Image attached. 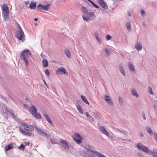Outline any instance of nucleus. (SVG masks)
I'll return each mask as SVG.
<instances>
[{"label": "nucleus", "instance_id": "nucleus-1", "mask_svg": "<svg viewBox=\"0 0 157 157\" xmlns=\"http://www.w3.org/2000/svg\"><path fill=\"white\" fill-rule=\"evenodd\" d=\"M19 128L23 135L27 136H31L32 134L31 132L34 130V126L33 125H28L25 123H23Z\"/></svg>", "mask_w": 157, "mask_h": 157}, {"label": "nucleus", "instance_id": "nucleus-2", "mask_svg": "<svg viewBox=\"0 0 157 157\" xmlns=\"http://www.w3.org/2000/svg\"><path fill=\"white\" fill-rule=\"evenodd\" d=\"M19 128L23 135L27 136H31L32 134L31 132L34 130V126L33 125H28L25 123H23Z\"/></svg>", "mask_w": 157, "mask_h": 157}, {"label": "nucleus", "instance_id": "nucleus-3", "mask_svg": "<svg viewBox=\"0 0 157 157\" xmlns=\"http://www.w3.org/2000/svg\"><path fill=\"white\" fill-rule=\"evenodd\" d=\"M81 10L83 13L82 18L84 21L89 22L95 19V16L94 14L92 12L88 13L85 7H82Z\"/></svg>", "mask_w": 157, "mask_h": 157}, {"label": "nucleus", "instance_id": "nucleus-4", "mask_svg": "<svg viewBox=\"0 0 157 157\" xmlns=\"http://www.w3.org/2000/svg\"><path fill=\"white\" fill-rule=\"evenodd\" d=\"M20 57L25 62L26 65L28 64V61L27 58H29L31 55V53L30 51L27 49H25L22 51Z\"/></svg>", "mask_w": 157, "mask_h": 157}, {"label": "nucleus", "instance_id": "nucleus-5", "mask_svg": "<svg viewBox=\"0 0 157 157\" xmlns=\"http://www.w3.org/2000/svg\"><path fill=\"white\" fill-rule=\"evenodd\" d=\"M29 110L31 113L35 118L37 119H40L41 118L40 114L37 113V110L34 105H31Z\"/></svg>", "mask_w": 157, "mask_h": 157}, {"label": "nucleus", "instance_id": "nucleus-6", "mask_svg": "<svg viewBox=\"0 0 157 157\" xmlns=\"http://www.w3.org/2000/svg\"><path fill=\"white\" fill-rule=\"evenodd\" d=\"M2 10V15H4V18L6 20L8 18L9 13V9L7 5L6 4H4Z\"/></svg>", "mask_w": 157, "mask_h": 157}, {"label": "nucleus", "instance_id": "nucleus-7", "mask_svg": "<svg viewBox=\"0 0 157 157\" xmlns=\"http://www.w3.org/2000/svg\"><path fill=\"white\" fill-rule=\"evenodd\" d=\"M16 37L22 42H24L25 40V36L22 29L17 31L16 35Z\"/></svg>", "mask_w": 157, "mask_h": 157}, {"label": "nucleus", "instance_id": "nucleus-8", "mask_svg": "<svg viewBox=\"0 0 157 157\" xmlns=\"http://www.w3.org/2000/svg\"><path fill=\"white\" fill-rule=\"evenodd\" d=\"M136 146L137 148L144 152L148 153L149 152V149L148 147L142 144L139 143L137 144Z\"/></svg>", "mask_w": 157, "mask_h": 157}, {"label": "nucleus", "instance_id": "nucleus-9", "mask_svg": "<svg viewBox=\"0 0 157 157\" xmlns=\"http://www.w3.org/2000/svg\"><path fill=\"white\" fill-rule=\"evenodd\" d=\"M50 6V4H49L44 6L41 4H39L37 6L36 10L39 11H41L42 10L47 11L49 8Z\"/></svg>", "mask_w": 157, "mask_h": 157}, {"label": "nucleus", "instance_id": "nucleus-10", "mask_svg": "<svg viewBox=\"0 0 157 157\" xmlns=\"http://www.w3.org/2000/svg\"><path fill=\"white\" fill-rule=\"evenodd\" d=\"M86 149L94 153L95 155H97L98 157H100L101 155V153L98 151H93L94 148L92 146H90L89 144H87L86 145Z\"/></svg>", "mask_w": 157, "mask_h": 157}, {"label": "nucleus", "instance_id": "nucleus-11", "mask_svg": "<svg viewBox=\"0 0 157 157\" xmlns=\"http://www.w3.org/2000/svg\"><path fill=\"white\" fill-rule=\"evenodd\" d=\"M75 137H73V139L75 141L77 144H79L82 142V137L78 133H75L74 134Z\"/></svg>", "mask_w": 157, "mask_h": 157}, {"label": "nucleus", "instance_id": "nucleus-12", "mask_svg": "<svg viewBox=\"0 0 157 157\" xmlns=\"http://www.w3.org/2000/svg\"><path fill=\"white\" fill-rule=\"evenodd\" d=\"M66 73V70L64 67H61L58 68L56 72V74H65Z\"/></svg>", "mask_w": 157, "mask_h": 157}, {"label": "nucleus", "instance_id": "nucleus-13", "mask_svg": "<svg viewBox=\"0 0 157 157\" xmlns=\"http://www.w3.org/2000/svg\"><path fill=\"white\" fill-rule=\"evenodd\" d=\"M151 155L154 157H157V148H154L149 151Z\"/></svg>", "mask_w": 157, "mask_h": 157}, {"label": "nucleus", "instance_id": "nucleus-14", "mask_svg": "<svg viewBox=\"0 0 157 157\" xmlns=\"http://www.w3.org/2000/svg\"><path fill=\"white\" fill-rule=\"evenodd\" d=\"M60 144L65 149L69 148V146L67 143L64 140H61L60 142Z\"/></svg>", "mask_w": 157, "mask_h": 157}, {"label": "nucleus", "instance_id": "nucleus-15", "mask_svg": "<svg viewBox=\"0 0 157 157\" xmlns=\"http://www.w3.org/2000/svg\"><path fill=\"white\" fill-rule=\"evenodd\" d=\"M128 67L130 70L132 71L135 72V69L132 63L130 62H128Z\"/></svg>", "mask_w": 157, "mask_h": 157}, {"label": "nucleus", "instance_id": "nucleus-16", "mask_svg": "<svg viewBox=\"0 0 157 157\" xmlns=\"http://www.w3.org/2000/svg\"><path fill=\"white\" fill-rule=\"evenodd\" d=\"M119 70L121 73L124 76L125 75L124 69L122 66V64L121 63L119 65Z\"/></svg>", "mask_w": 157, "mask_h": 157}, {"label": "nucleus", "instance_id": "nucleus-17", "mask_svg": "<svg viewBox=\"0 0 157 157\" xmlns=\"http://www.w3.org/2000/svg\"><path fill=\"white\" fill-rule=\"evenodd\" d=\"M142 46L140 42H137L135 46V48L137 51H140L142 49Z\"/></svg>", "mask_w": 157, "mask_h": 157}, {"label": "nucleus", "instance_id": "nucleus-18", "mask_svg": "<svg viewBox=\"0 0 157 157\" xmlns=\"http://www.w3.org/2000/svg\"><path fill=\"white\" fill-rule=\"evenodd\" d=\"M100 130L106 136H108L109 135L108 133L105 129V127L103 126H101L99 127Z\"/></svg>", "mask_w": 157, "mask_h": 157}, {"label": "nucleus", "instance_id": "nucleus-19", "mask_svg": "<svg viewBox=\"0 0 157 157\" xmlns=\"http://www.w3.org/2000/svg\"><path fill=\"white\" fill-rule=\"evenodd\" d=\"M105 100L109 105H112L113 104V102L110 99V97L106 95L105 98Z\"/></svg>", "mask_w": 157, "mask_h": 157}, {"label": "nucleus", "instance_id": "nucleus-20", "mask_svg": "<svg viewBox=\"0 0 157 157\" xmlns=\"http://www.w3.org/2000/svg\"><path fill=\"white\" fill-rule=\"evenodd\" d=\"M44 115L47 121L51 125H52L53 124V123L52 121L46 114L44 113Z\"/></svg>", "mask_w": 157, "mask_h": 157}, {"label": "nucleus", "instance_id": "nucleus-21", "mask_svg": "<svg viewBox=\"0 0 157 157\" xmlns=\"http://www.w3.org/2000/svg\"><path fill=\"white\" fill-rule=\"evenodd\" d=\"M131 93L133 95L135 96L136 98H138L139 97V95L137 94L136 90L133 89H131Z\"/></svg>", "mask_w": 157, "mask_h": 157}, {"label": "nucleus", "instance_id": "nucleus-22", "mask_svg": "<svg viewBox=\"0 0 157 157\" xmlns=\"http://www.w3.org/2000/svg\"><path fill=\"white\" fill-rule=\"evenodd\" d=\"M35 128L36 130L37 133L40 135L42 132L43 130L40 128L36 126H35Z\"/></svg>", "mask_w": 157, "mask_h": 157}, {"label": "nucleus", "instance_id": "nucleus-23", "mask_svg": "<svg viewBox=\"0 0 157 157\" xmlns=\"http://www.w3.org/2000/svg\"><path fill=\"white\" fill-rule=\"evenodd\" d=\"M42 63L44 67H46L48 66V63L46 59L43 58Z\"/></svg>", "mask_w": 157, "mask_h": 157}, {"label": "nucleus", "instance_id": "nucleus-24", "mask_svg": "<svg viewBox=\"0 0 157 157\" xmlns=\"http://www.w3.org/2000/svg\"><path fill=\"white\" fill-rule=\"evenodd\" d=\"M36 6V3L35 2H31L29 5V7L31 9H34Z\"/></svg>", "mask_w": 157, "mask_h": 157}, {"label": "nucleus", "instance_id": "nucleus-25", "mask_svg": "<svg viewBox=\"0 0 157 157\" xmlns=\"http://www.w3.org/2000/svg\"><path fill=\"white\" fill-rule=\"evenodd\" d=\"M65 53L66 56L68 58L71 57V55L68 49H65L64 51Z\"/></svg>", "mask_w": 157, "mask_h": 157}, {"label": "nucleus", "instance_id": "nucleus-26", "mask_svg": "<svg viewBox=\"0 0 157 157\" xmlns=\"http://www.w3.org/2000/svg\"><path fill=\"white\" fill-rule=\"evenodd\" d=\"M146 130L149 134L150 135H152L153 134V132L152 131L151 128L149 127H146Z\"/></svg>", "mask_w": 157, "mask_h": 157}, {"label": "nucleus", "instance_id": "nucleus-27", "mask_svg": "<svg viewBox=\"0 0 157 157\" xmlns=\"http://www.w3.org/2000/svg\"><path fill=\"white\" fill-rule=\"evenodd\" d=\"M13 147L12 144H10L6 146L5 147V149L6 151H7Z\"/></svg>", "mask_w": 157, "mask_h": 157}, {"label": "nucleus", "instance_id": "nucleus-28", "mask_svg": "<svg viewBox=\"0 0 157 157\" xmlns=\"http://www.w3.org/2000/svg\"><path fill=\"white\" fill-rule=\"evenodd\" d=\"M82 99L84 101V102L86 104H89V102H88L87 99L84 96L81 95V96Z\"/></svg>", "mask_w": 157, "mask_h": 157}, {"label": "nucleus", "instance_id": "nucleus-29", "mask_svg": "<svg viewBox=\"0 0 157 157\" xmlns=\"http://www.w3.org/2000/svg\"><path fill=\"white\" fill-rule=\"evenodd\" d=\"M47 132H44V130H43V132H42L41 133V134H40V135H42V136H45L46 137H49L51 136L49 135V134H47V131H46Z\"/></svg>", "mask_w": 157, "mask_h": 157}, {"label": "nucleus", "instance_id": "nucleus-30", "mask_svg": "<svg viewBox=\"0 0 157 157\" xmlns=\"http://www.w3.org/2000/svg\"><path fill=\"white\" fill-rule=\"evenodd\" d=\"M126 27L128 31H130L131 30V25L130 22H128L126 23Z\"/></svg>", "mask_w": 157, "mask_h": 157}, {"label": "nucleus", "instance_id": "nucleus-31", "mask_svg": "<svg viewBox=\"0 0 157 157\" xmlns=\"http://www.w3.org/2000/svg\"><path fill=\"white\" fill-rule=\"evenodd\" d=\"M77 108L79 111V113L80 114L83 115V112L82 110L81 107L79 105H77Z\"/></svg>", "mask_w": 157, "mask_h": 157}, {"label": "nucleus", "instance_id": "nucleus-32", "mask_svg": "<svg viewBox=\"0 0 157 157\" xmlns=\"http://www.w3.org/2000/svg\"><path fill=\"white\" fill-rule=\"evenodd\" d=\"M101 6L103 7L104 9L107 10L108 9V6L104 2L100 5Z\"/></svg>", "mask_w": 157, "mask_h": 157}, {"label": "nucleus", "instance_id": "nucleus-33", "mask_svg": "<svg viewBox=\"0 0 157 157\" xmlns=\"http://www.w3.org/2000/svg\"><path fill=\"white\" fill-rule=\"evenodd\" d=\"M89 2H90L91 4L95 8L97 9H98L99 8V6L97 5L96 4H95L91 0H87Z\"/></svg>", "mask_w": 157, "mask_h": 157}, {"label": "nucleus", "instance_id": "nucleus-34", "mask_svg": "<svg viewBox=\"0 0 157 157\" xmlns=\"http://www.w3.org/2000/svg\"><path fill=\"white\" fill-rule=\"evenodd\" d=\"M95 37L97 41L100 44L101 43V40L99 38L98 35L97 33H95Z\"/></svg>", "mask_w": 157, "mask_h": 157}, {"label": "nucleus", "instance_id": "nucleus-35", "mask_svg": "<svg viewBox=\"0 0 157 157\" xmlns=\"http://www.w3.org/2000/svg\"><path fill=\"white\" fill-rule=\"evenodd\" d=\"M25 147V146L23 144H21V145L18 147V148L21 150H23Z\"/></svg>", "mask_w": 157, "mask_h": 157}, {"label": "nucleus", "instance_id": "nucleus-36", "mask_svg": "<svg viewBox=\"0 0 157 157\" xmlns=\"http://www.w3.org/2000/svg\"><path fill=\"white\" fill-rule=\"evenodd\" d=\"M94 115L95 117H97L98 118H100L101 117L100 114L99 113H95Z\"/></svg>", "mask_w": 157, "mask_h": 157}, {"label": "nucleus", "instance_id": "nucleus-37", "mask_svg": "<svg viewBox=\"0 0 157 157\" xmlns=\"http://www.w3.org/2000/svg\"><path fill=\"white\" fill-rule=\"evenodd\" d=\"M140 13L142 16L143 17H144L145 15V11L143 9L140 10Z\"/></svg>", "mask_w": 157, "mask_h": 157}, {"label": "nucleus", "instance_id": "nucleus-38", "mask_svg": "<svg viewBox=\"0 0 157 157\" xmlns=\"http://www.w3.org/2000/svg\"><path fill=\"white\" fill-rule=\"evenodd\" d=\"M104 51L106 54L107 55H109L110 53V52L106 48H104Z\"/></svg>", "mask_w": 157, "mask_h": 157}, {"label": "nucleus", "instance_id": "nucleus-39", "mask_svg": "<svg viewBox=\"0 0 157 157\" xmlns=\"http://www.w3.org/2000/svg\"><path fill=\"white\" fill-rule=\"evenodd\" d=\"M6 110H7V112H8L10 114V115H11V117H12L13 118L15 119V118H16V117L15 116H14L13 113L12 112H11V111H10L9 112L7 109H6Z\"/></svg>", "mask_w": 157, "mask_h": 157}, {"label": "nucleus", "instance_id": "nucleus-40", "mask_svg": "<svg viewBox=\"0 0 157 157\" xmlns=\"http://www.w3.org/2000/svg\"><path fill=\"white\" fill-rule=\"evenodd\" d=\"M148 93L151 94H153V92H152V88H151V87L150 86H149L148 87Z\"/></svg>", "mask_w": 157, "mask_h": 157}, {"label": "nucleus", "instance_id": "nucleus-41", "mask_svg": "<svg viewBox=\"0 0 157 157\" xmlns=\"http://www.w3.org/2000/svg\"><path fill=\"white\" fill-rule=\"evenodd\" d=\"M119 101L120 103H121L122 105L124 103L123 100L122 98L120 97H119Z\"/></svg>", "mask_w": 157, "mask_h": 157}, {"label": "nucleus", "instance_id": "nucleus-42", "mask_svg": "<svg viewBox=\"0 0 157 157\" xmlns=\"http://www.w3.org/2000/svg\"><path fill=\"white\" fill-rule=\"evenodd\" d=\"M141 113H142V116L143 117V119L144 120H145L146 119V117L145 114V113L144 112H142Z\"/></svg>", "mask_w": 157, "mask_h": 157}, {"label": "nucleus", "instance_id": "nucleus-43", "mask_svg": "<svg viewBox=\"0 0 157 157\" xmlns=\"http://www.w3.org/2000/svg\"><path fill=\"white\" fill-rule=\"evenodd\" d=\"M111 38V36L109 35H107L106 36V38L107 40H109Z\"/></svg>", "mask_w": 157, "mask_h": 157}, {"label": "nucleus", "instance_id": "nucleus-44", "mask_svg": "<svg viewBox=\"0 0 157 157\" xmlns=\"http://www.w3.org/2000/svg\"><path fill=\"white\" fill-rule=\"evenodd\" d=\"M96 1L99 3L100 4V5L104 1L103 0H96Z\"/></svg>", "mask_w": 157, "mask_h": 157}, {"label": "nucleus", "instance_id": "nucleus-45", "mask_svg": "<svg viewBox=\"0 0 157 157\" xmlns=\"http://www.w3.org/2000/svg\"><path fill=\"white\" fill-rule=\"evenodd\" d=\"M45 73L46 74V75L47 76H49V71L48 70V69L46 70L45 71Z\"/></svg>", "mask_w": 157, "mask_h": 157}, {"label": "nucleus", "instance_id": "nucleus-46", "mask_svg": "<svg viewBox=\"0 0 157 157\" xmlns=\"http://www.w3.org/2000/svg\"><path fill=\"white\" fill-rule=\"evenodd\" d=\"M1 97L2 99H3L4 100H5L6 101H8L7 99L6 98L4 97L2 95H1Z\"/></svg>", "mask_w": 157, "mask_h": 157}, {"label": "nucleus", "instance_id": "nucleus-47", "mask_svg": "<svg viewBox=\"0 0 157 157\" xmlns=\"http://www.w3.org/2000/svg\"><path fill=\"white\" fill-rule=\"evenodd\" d=\"M85 114L86 117L88 118H90L91 117L89 115V114L88 112H86L85 113Z\"/></svg>", "mask_w": 157, "mask_h": 157}, {"label": "nucleus", "instance_id": "nucleus-48", "mask_svg": "<svg viewBox=\"0 0 157 157\" xmlns=\"http://www.w3.org/2000/svg\"><path fill=\"white\" fill-rule=\"evenodd\" d=\"M29 144H30V143L29 142H25L24 144H24V145L25 146V147L27 145H29Z\"/></svg>", "mask_w": 157, "mask_h": 157}, {"label": "nucleus", "instance_id": "nucleus-49", "mask_svg": "<svg viewBox=\"0 0 157 157\" xmlns=\"http://www.w3.org/2000/svg\"><path fill=\"white\" fill-rule=\"evenodd\" d=\"M50 140L52 144H54L56 143L54 140L53 139H50Z\"/></svg>", "mask_w": 157, "mask_h": 157}, {"label": "nucleus", "instance_id": "nucleus-50", "mask_svg": "<svg viewBox=\"0 0 157 157\" xmlns=\"http://www.w3.org/2000/svg\"><path fill=\"white\" fill-rule=\"evenodd\" d=\"M117 140H118L119 141H121V140H123V141H125L126 140L124 139H123L121 138L120 137H118Z\"/></svg>", "mask_w": 157, "mask_h": 157}, {"label": "nucleus", "instance_id": "nucleus-51", "mask_svg": "<svg viewBox=\"0 0 157 157\" xmlns=\"http://www.w3.org/2000/svg\"><path fill=\"white\" fill-rule=\"evenodd\" d=\"M154 136L157 142V133H154Z\"/></svg>", "mask_w": 157, "mask_h": 157}, {"label": "nucleus", "instance_id": "nucleus-52", "mask_svg": "<svg viewBox=\"0 0 157 157\" xmlns=\"http://www.w3.org/2000/svg\"><path fill=\"white\" fill-rule=\"evenodd\" d=\"M43 82H44V85H46V87L47 88H48V86L47 85V84L46 82L44 80H43Z\"/></svg>", "mask_w": 157, "mask_h": 157}, {"label": "nucleus", "instance_id": "nucleus-53", "mask_svg": "<svg viewBox=\"0 0 157 157\" xmlns=\"http://www.w3.org/2000/svg\"><path fill=\"white\" fill-rule=\"evenodd\" d=\"M122 133L126 135H127V134H128V132L124 130H123Z\"/></svg>", "mask_w": 157, "mask_h": 157}, {"label": "nucleus", "instance_id": "nucleus-54", "mask_svg": "<svg viewBox=\"0 0 157 157\" xmlns=\"http://www.w3.org/2000/svg\"><path fill=\"white\" fill-rule=\"evenodd\" d=\"M117 130L118 131L122 133L124 130L123 129H117Z\"/></svg>", "mask_w": 157, "mask_h": 157}, {"label": "nucleus", "instance_id": "nucleus-55", "mask_svg": "<svg viewBox=\"0 0 157 157\" xmlns=\"http://www.w3.org/2000/svg\"><path fill=\"white\" fill-rule=\"evenodd\" d=\"M140 136L141 137H143L144 136V134L142 132L140 133Z\"/></svg>", "mask_w": 157, "mask_h": 157}, {"label": "nucleus", "instance_id": "nucleus-56", "mask_svg": "<svg viewBox=\"0 0 157 157\" xmlns=\"http://www.w3.org/2000/svg\"><path fill=\"white\" fill-rule=\"evenodd\" d=\"M18 27L20 29L19 30H21V29H22L21 28V26L19 25H18Z\"/></svg>", "mask_w": 157, "mask_h": 157}, {"label": "nucleus", "instance_id": "nucleus-57", "mask_svg": "<svg viewBox=\"0 0 157 157\" xmlns=\"http://www.w3.org/2000/svg\"><path fill=\"white\" fill-rule=\"evenodd\" d=\"M38 20V19L37 18H35L34 19V20L35 21H36Z\"/></svg>", "mask_w": 157, "mask_h": 157}, {"label": "nucleus", "instance_id": "nucleus-58", "mask_svg": "<svg viewBox=\"0 0 157 157\" xmlns=\"http://www.w3.org/2000/svg\"><path fill=\"white\" fill-rule=\"evenodd\" d=\"M26 100H27L28 101H30V100L29 99H28L27 98H26Z\"/></svg>", "mask_w": 157, "mask_h": 157}, {"label": "nucleus", "instance_id": "nucleus-59", "mask_svg": "<svg viewBox=\"0 0 157 157\" xmlns=\"http://www.w3.org/2000/svg\"><path fill=\"white\" fill-rule=\"evenodd\" d=\"M128 141L129 142H131V140H130V139L128 140Z\"/></svg>", "mask_w": 157, "mask_h": 157}, {"label": "nucleus", "instance_id": "nucleus-60", "mask_svg": "<svg viewBox=\"0 0 157 157\" xmlns=\"http://www.w3.org/2000/svg\"><path fill=\"white\" fill-rule=\"evenodd\" d=\"M128 15H129V17H130V16H131V15L130 13H128Z\"/></svg>", "mask_w": 157, "mask_h": 157}, {"label": "nucleus", "instance_id": "nucleus-61", "mask_svg": "<svg viewBox=\"0 0 157 157\" xmlns=\"http://www.w3.org/2000/svg\"><path fill=\"white\" fill-rule=\"evenodd\" d=\"M143 25L144 26H145V23L144 22L143 23Z\"/></svg>", "mask_w": 157, "mask_h": 157}, {"label": "nucleus", "instance_id": "nucleus-62", "mask_svg": "<svg viewBox=\"0 0 157 157\" xmlns=\"http://www.w3.org/2000/svg\"><path fill=\"white\" fill-rule=\"evenodd\" d=\"M154 106L155 108H156V105H154Z\"/></svg>", "mask_w": 157, "mask_h": 157}, {"label": "nucleus", "instance_id": "nucleus-63", "mask_svg": "<svg viewBox=\"0 0 157 157\" xmlns=\"http://www.w3.org/2000/svg\"><path fill=\"white\" fill-rule=\"evenodd\" d=\"M24 106H26V104H24Z\"/></svg>", "mask_w": 157, "mask_h": 157}, {"label": "nucleus", "instance_id": "nucleus-64", "mask_svg": "<svg viewBox=\"0 0 157 157\" xmlns=\"http://www.w3.org/2000/svg\"><path fill=\"white\" fill-rule=\"evenodd\" d=\"M91 157H94V156H92Z\"/></svg>", "mask_w": 157, "mask_h": 157}]
</instances>
